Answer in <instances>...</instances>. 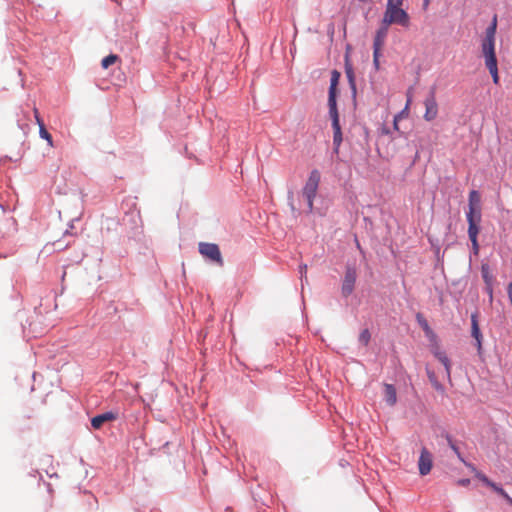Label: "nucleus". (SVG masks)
<instances>
[{
  "instance_id": "1",
  "label": "nucleus",
  "mask_w": 512,
  "mask_h": 512,
  "mask_svg": "<svg viewBox=\"0 0 512 512\" xmlns=\"http://www.w3.org/2000/svg\"><path fill=\"white\" fill-rule=\"evenodd\" d=\"M402 4L403 0H387L382 25L390 26L397 24L405 28L409 27L410 17L409 14L401 8Z\"/></svg>"
},
{
  "instance_id": "2",
  "label": "nucleus",
  "mask_w": 512,
  "mask_h": 512,
  "mask_svg": "<svg viewBox=\"0 0 512 512\" xmlns=\"http://www.w3.org/2000/svg\"><path fill=\"white\" fill-rule=\"evenodd\" d=\"M320 183V173L318 170H312L302 189V196L306 200L308 212L313 210V201L317 194Z\"/></svg>"
},
{
  "instance_id": "3",
  "label": "nucleus",
  "mask_w": 512,
  "mask_h": 512,
  "mask_svg": "<svg viewBox=\"0 0 512 512\" xmlns=\"http://www.w3.org/2000/svg\"><path fill=\"white\" fill-rule=\"evenodd\" d=\"M481 197L478 191L472 190L469 193V211L467 212L468 224H480L481 222Z\"/></svg>"
},
{
  "instance_id": "4",
  "label": "nucleus",
  "mask_w": 512,
  "mask_h": 512,
  "mask_svg": "<svg viewBox=\"0 0 512 512\" xmlns=\"http://www.w3.org/2000/svg\"><path fill=\"white\" fill-rule=\"evenodd\" d=\"M199 252L203 257L217 263L219 266L223 265L221 252L217 244L200 242Z\"/></svg>"
},
{
  "instance_id": "5",
  "label": "nucleus",
  "mask_w": 512,
  "mask_h": 512,
  "mask_svg": "<svg viewBox=\"0 0 512 512\" xmlns=\"http://www.w3.org/2000/svg\"><path fill=\"white\" fill-rule=\"evenodd\" d=\"M356 278L355 268L347 267L341 288L343 296L348 297L353 292Z\"/></svg>"
},
{
  "instance_id": "6",
  "label": "nucleus",
  "mask_w": 512,
  "mask_h": 512,
  "mask_svg": "<svg viewBox=\"0 0 512 512\" xmlns=\"http://www.w3.org/2000/svg\"><path fill=\"white\" fill-rule=\"evenodd\" d=\"M475 477L478 478L481 482H483L486 486L492 488L495 492L501 495L510 505H512V498L506 493V491L496 483L492 482L485 474L475 470Z\"/></svg>"
},
{
  "instance_id": "7",
  "label": "nucleus",
  "mask_w": 512,
  "mask_h": 512,
  "mask_svg": "<svg viewBox=\"0 0 512 512\" xmlns=\"http://www.w3.org/2000/svg\"><path fill=\"white\" fill-rule=\"evenodd\" d=\"M424 105H425L424 119L426 121L434 120L438 115V105L436 102L434 92H431L430 95L425 99Z\"/></svg>"
},
{
  "instance_id": "8",
  "label": "nucleus",
  "mask_w": 512,
  "mask_h": 512,
  "mask_svg": "<svg viewBox=\"0 0 512 512\" xmlns=\"http://www.w3.org/2000/svg\"><path fill=\"white\" fill-rule=\"evenodd\" d=\"M418 466H419V472L421 475L429 474L432 469L433 456L426 448H422V450H421V454H420L419 461H418Z\"/></svg>"
},
{
  "instance_id": "9",
  "label": "nucleus",
  "mask_w": 512,
  "mask_h": 512,
  "mask_svg": "<svg viewBox=\"0 0 512 512\" xmlns=\"http://www.w3.org/2000/svg\"><path fill=\"white\" fill-rule=\"evenodd\" d=\"M330 118L332 120V128H333V145H334V151L338 153L339 147L342 143V131L341 126L339 122V114H329Z\"/></svg>"
},
{
  "instance_id": "10",
  "label": "nucleus",
  "mask_w": 512,
  "mask_h": 512,
  "mask_svg": "<svg viewBox=\"0 0 512 512\" xmlns=\"http://www.w3.org/2000/svg\"><path fill=\"white\" fill-rule=\"evenodd\" d=\"M481 47L485 59V65L497 63L495 54V41L483 40Z\"/></svg>"
},
{
  "instance_id": "11",
  "label": "nucleus",
  "mask_w": 512,
  "mask_h": 512,
  "mask_svg": "<svg viewBox=\"0 0 512 512\" xmlns=\"http://www.w3.org/2000/svg\"><path fill=\"white\" fill-rule=\"evenodd\" d=\"M117 418V412L108 411L93 417L91 419V425L94 429H100L104 423L114 421Z\"/></svg>"
},
{
  "instance_id": "12",
  "label": "nucleus",
  "mask_w": 512,
  "mask_h": 512,
  "mask_svg": "<svg viewBox=\"0 0 512 512\" xmlns=\"http://www.w3.org/2000/svg\"><path fill=\"white\" fill-rule=\"evenodd\" d=\"M471 334L472 337L476 341V347L479 353H481L482 350V334L479 328L478 324V315L477 313H473L471 315Z\"/></svg>"
},
{
  "instance_id": "13",
  "label": "nucleus",
  "mask_w": 512,
  "mask_h": 512,
  "mask_svg": "<svg viewBox=\"0 0 512 512\" xmlns=\"http://www.w3.org/2000/svg\"><path fill=\"white\" fill-rule=\"evenodd\" d=\"M434 357L445 367L446 377L451 381V362L445 352L441 351L438 346L432 350Z\"/></svg>"
},
{
  "instance_id": "14",
  "label": "nucleus",
  "mask_w": 512,
  "mask_h": 512,
  "mask_svg": "<svg viewBox=\"0 0 512 512\" xmlns=\"http://www.w3.org/2000/svg\"><path fill=\"white\" fill-rule=\"evenodd\" d=\"M479 231H480L479 224H474V223L468 224V236L472 243V248H473V251L475 254H478V250H479V244H478V240H477Z\"/></svg>"
},
{
  "instance_id": "15",
  "label": "nucleus",
  "mask_w": 512,
  "mask_h": 512,
  "mask_svg": "<svg viewBox=\"0 0 512 512\" xmlns=\"http://www.w3.org/2000/svg\"><path fill=\"white\" fill-rule=\"evenodd\" d=\"M388 27L389 26H385V25L381 24V27L376 32V35L374 38V44H373L374 50H381V48L384 44L385 38L387 36V33H388Z\"/></svg>"
},
{
  "instance_id": "16",
  "label": "nucleus",
  "mask_w": 512,
  "mask_h": 512,
  "mask_svg": "<svg viewBox=\"0 0 512 512\" xmlns=\"http://www.w3.org/2000/svg\"><path fill=\"white\" fill-rule=\"evenodd\" d=\"M416 320H417L418 324L421 326V328L423 329L426 337L431 341L436 340V334L433 332V330L429 326L427 320L423 317V315L421 313H418L416 315Z\"/></svg>"
},
{
  "instance_id": "17",
  "label": "nucleus",
  "mask_w": 512,
  "mask_h": 512,
  "mask_svg": "<svg viewBox=\"0 0 512 512\" xmlns=\"http://www.w3.org/2000/svg\"><path fill=\"white\" fill-rule=\"evenodd\" d=\"M384 397L388 405L394 406L397 402L396 389L392 384H384Z\"/></svg>"
},
{
  "instance_id": "18",
  "label": "nucleus",
  "mask_w": 512,
  "mask_h": 512,
  "mask_svg": "<svg viewBox=\"0 0 512 512\" xmlns=\"http://www.w3.org/2000/svg\"><path fill=\"white\" fill-rule=\"evenodd\" d=\"M336 93H337V85H333L329 87V97H328V106H329V114L338 113L337 103H336Z\"/></svg>"
},
{
  "instance_id": "19",
  "label": "nucleus",
  "mask_w": 512,
  "mask_h": 512,
  "mask_svg": "<svg viewBox=\"0 0 512 512\" xmlns=\"http://www.w3.org/2000/svg\"><path fill=\"white\" fill-rule=\"evenodd\" d=\"M496 25L497 19L495 16L492 24L486 29L485 38L483 40L495 41Z\"/></svg>"
},
{
  "instance_id": "20",
  "label": "nucleus",
  "mask_w": 512,
  "mask_h": 512,
  "mask_svg": "<svg viewBox=\"0 0 512 512\" xmlns=\"http://www.w3.org/2000/svg\"><path fill=\"white\" fill-rule=\"evenodd\" d=\"M345 73H346V76L348 78V81H349V84H350L352 90L355 92L356 91L355 75H354L352 66L349 65L348 63H346Z\"/></svg>"
},
{
  "instance_id": "21",
  "label": "nucleus",
  "mask_w": 512,
  "mask_h": 512,
  "mask_svg": "<svg viewBox=\"0 0 512 512\" xmlns=\"http://www.w3.org/2000/svg\"><path fill=\"white\" fill-rule=\"evenodd\" d=\"M119 60V57L116 54H110L102 59L101 66L103 69H107L111 65L115 64Z\"/></svg>"
},
{
  "instance_id": "22",
  "label": "nucleus",
  "mask_w": 512,
  "mask_h": 512,
  "mask_svg": "<svg viewBox=\"0 0 512 512\" xmlns=\"http://www.w3.org/2000/svg\"><path fill=\"white\" fill-rule=\"evenodd\" d=\"M39 134L40 137L45 139L49 146H53V139L51 134L47 131L45 125H41V128H39Z\"/></svg>"
},
{
  "instance_id": "23",
  "label": "nucleus",
  "mask_w": 512,
  "mask_h": 512,
  "mask_svg": "<svg viewBox=\"0 0 512 512\" xmlns=\"http://www.w3.org/2000/svg\"><path fill=\"white\" fill-rule=\"evenodd\" d=\"M487 69L489 70L492 78H493V82L495 84H498L499 82V75H498V66H497V63L495 64H490V65H486Z\"/></svg>"
},
{
  "instance_id": "24",
  "label": "nucleus",
  "mask_w": 512,
  "mask_h": 512,
  "mask_svg": "<svg viewBox=\"0 0 512 512\" xmlns=\"http://www.w3.org/2000/svg\"><path fill=\"white\" fill-rule=\"evenodd\" d=\"M370 338H371V334H370L369 330L364 329L361 331V333L359 335V342L366 346V345H368Z\"/></svg>"
},
{
  "instance_id": "25",
  "label": "nucleus",
  "mask_w": 512,
  "mask_h": 512,
  "mask_svg": "<svg viewBox=\"0 0 512 512\" xmlns=\"http://www.w3.org/2000/svg\"><path fill=\"white\" fill-rule=\"evenodd\" d=\"M447 440H448V444L449 446L451 447V449L455 452V454L457 455V457L462 461L464 462V459L459 451V448L454 444V442L452 441V439L447 436Z\"/></svg>"
},
{
  "instance_id": "26",
  "label": "nucleus",
  "mask_w": 512,
  "mask_h": 512,
  "mask_svg": "<svg viewBox=\"0 0 512 512\" xmlns=\"http://www.w3.org/2000/svg\"><path fill=\"white\" fill-rule=\"evenodd\" d=\"M339 77H340L339 72H337L336 70H334V71L332 72L330 85H331V86H333V85H338Z\"/></svg>"
},
{
  "instance_id": "27",
  "label": "nucleus",
  "mask_w": 512,
  "mask_h": 512,
  "mask_svg": "<svg viewBox=\"0 0 512 512\" xmlns=\"http://www.w3.org/2000/svg\"><path fill=\"white\" fill-rule=\"evenodd\" d=\"M379 57H380V50H374L373 52V62L376 68L379 67Z\"/></svg>"
},
{
  "instance_id": "28",
  "label": "nucleus",
  "mask_w": 512,
  "mask_h": 512,
  "mask_svg": "<svg viewBox=\"0 0 512 512\" xmlns=\"http://www.w3.org/2000/svg\"><path fill=\"white\" fill-rule=\"evenodd\" d=\"M34 116H35L36 123L38 124L39 128H41V125H44V122L41 119L39 112L36 108H34Z\"/></svg>"
},
{
  "instance_id": "29",
  "label": "nucleus",
  "mask_w": 512,
  "mask_h": 512,
  "mask_svg": "<svg viewBox=\"0 0 512 512\" xmlns=\"http://www.w3.org/2000/svg\"><path fill=\"white\" fill-rule=\"evenodd\" d=\"M411 103V96H408V99H407V103H406V106L405 108L399 113L401 114V118L405 115H407V112H408V109H409V105Z\"/></svg>"
},
{
  "instance_id": "30",
  "label": "nucleus",
  "mask_w": 512,
  "mask_h": 512,
  "mask_svg": "<svg viewBox=\"0 0 512 512\" xmlns=\"http://www.w3.org/2000/svg\"><path fill=\"white\" fill-rule=\"evenodd\" d=\"M427 375L431 383H433L434 381H438L435 373L431 371L429 368H427Z\"/></svg>"
},
{
  "instance_id": "31",
  "label": "nucleus",
  "mask_w": 512,
  "mask_h": 512,
  "mask_svg": "<svg viewBox=\"0 0 512 512\" xmlns=\"http://www.w3.org/2000/svg\"><path fill=\"white\" fill-rule=\"evenodd\" d=\"M432 386L437 390V391H440V392H443L444 391V387L443 385L439 382V381H434L433 383H431Z\"/></svg>"
},
{
  "instance_id": "32",
  "label": "nucleus",
  "mask_w": 512,
  "mask_h": 512,
  "mask_svg": "<svg viewBox=\"0 0 512 512\" xmlns=\"http://www.w3.org/2000/svg\"><path fill=\"white\" fill-rule=\"evenodd\" d=\"M482 271H483V278H484L485 282L489 284L490 276H489L488 272L486 271L485 266L482 267Z\"/></svg>"
},
{
  "instance_id": "33",
  "label": "nucleus",
  "mask_w": 512,
  "mask_h": 512,
  "mask_svg": "<svg viewBox=\"0 0 512 512\" xmlns=\"http://www.w3.org/2000/svg\"><path fill=\"white\" fill-rule=\"evenodd\" d=\"M401 119V114H397L395 117H394V123H393V126H394V129L395 130H399V127H398V121Z\"/></svg>"
},
{
  "instance_id": "34",
  "label": "nucleus",
  "mask_w": 512,
  "mask_h": 512,
  "mask_svg": "<svg viewBox=\"0 0 512 512\" xmlns=\"http://www.w3.org/2000/svg\"><path fill=\"white\" fill-rule=\"evenodd\" d=\"M469 483H470L469 479H461L458 481V484L461 486H467V485H469Z\"/></svg>"
},
{
  "instance_id": "35",
  "label": "nucleus",
  "mask_w": 512,
  "mask_h": 512,
  "mask_svg": "<svg viewBox=\"0 0 512 512\" xmlns=\"http://www.w3.org/2000/svg\"><path fill=\"white\" fill-rule=\"evenodd\" d=\"M487 290H488V293H489V295H490V299L492 300V298H493V290H492V287H491V285H490V284L488 285Z\"/></svg>"
},
{
  "instance_id": "36",
  "label": "nucleus",
  "mask_w": 512,
  "mask_h": 512,
  "mask_svg": "<svg viewBox=\"0 0 512 512\" xmlns=\"http://www.w3.org/2000/svg\"><path fill=\"white\" fill-rule=\"evenodd\" d=\"M306 270H307V266L306 265L300 266L301 273H306Z\"/></svg>"
},
{
  "instance_id": "37",
  "label": "nucleus",
  "mask_w": 512,
  "mask_h": 512,
  "mask_svg": "<svg viewBox=\"0 0 512 512\" xmlns=\"http://www.w3.org/2000/svg\"><path fill=\"white\" fill-rule=\"evenodd\" d=\"M290 206H291V209H292L293 211H295V210H296V207L294 206V204H293L292 202L290 203Z\"/></svg>"
}]
</instances>
